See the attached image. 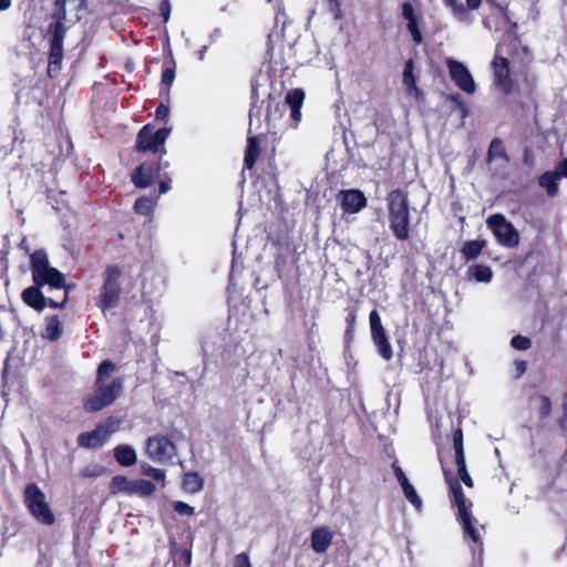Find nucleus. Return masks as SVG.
<instances>
[{"label": "nucleus", "mask_w": 567, "mask_h": 567, "mask_svg": "<svg viewBox=\"0 0 567 567\" xmlns=\"http://www.w3.org/2000/svg\"><path fill=\"white\" fill-rule=\"evenodd\" d=\"M443 3L451 8L453 14L460 20H466L468 18L467 8L460 0H442Z\"/></svg>", "instance_id": "a19ab883"}, {"label": "nucleus", "mask_w": 567, "mask_h": 567, "mask_svg": "<svg viewBox=\"0 0 567 567\" xmlns=\"http://www.w3.org/2000/svg\"><path fill=\"white\" fill-rule=\"evenodd\" d=\"M175 71H176V64H175V61L171 53L169 58L164 61V69H163L162 79H161L162 85L165 86L167 90H169L171 85L173 84V82L175 80Z\"/></svg>", "instance_id": "e433bc0d"}, {"label": "nucleus", "mask_w": 567, "mask_h": 567, "mask_svg": "<svg viewBox=\"0 0 567 567\" xmlns=\"http://www.w3.org/2000/svg\"><path fill=\"white\" fill-rule=\"evenodd\" d=\"M561 415L557 420V424L561 430H567V391L564 393L560 403Z\"/></svg>", "instance_id": "de8ad7c7"}, {"label": "nucleus", "mask_w": 567, "mask_h": 567, "mask_svg": "<svg viewBox=\"0 0 567 567\" xmlns=\"http://www.w3.org/2000/svg\"><path fill=\"white\" fill-rule=\"evenodd\" d=\"M75 288L74 284H68L66 279L64 278V287H61V289L64 290L63 297L60 302H64V307L66 306L69 301V293Z\"/></svg>", "instance_id": "4d7b16f0"}, {"label": "nucleus", "mask_w": 567, "mask_h": 567, "mask_svg": "<svg viewBox=\"0 0 567 567\" xmlns=\"http://www.w3.org/2000/svg\"><path fill=\"white\" fill-rule=\"evenodd\" d=\"M551 172L558 179L567 178V157L560 159Z\"/></svg>", "instance_id": "3c124183"}, {"label": "nucleus", "mask_w": 567, "mask_h": 567, "mask_svg": "<svg viewBox=\"0 0 567 567\" xmlns=\"http://www.w3.org/2000/svg\"><path fill=\"white\" fill-rule=\"evenodd\" d=\"M250 107H249V118L252 117H260L261 115V104L262 101L260 100L259 95V79L257 76L252 78L250 80Z\"/></svg>", "instance_id": "bb28decb"}, {"label": "nucleus", "mask_w": 567, "mask_h": 567, "mask_svg": "<svg viewBox=\"0 0 567 567\" xmlns=\"http://www.w3.org/2000/svg\"><path fill=\"white\" fill-rule=\"evenodd\" d=\"M509 60L502 55H495L492 61V69L495 84L501 89L504 95L513 91V80L511 76Z\"/></svg>", "instance_id": "2eb2a0df"}, {"label": "nucleus", "mask_w": 567, "mask_h": 567, "mask_svg": "<svg viewBox=\"0 0 567 567\" xmlns=\"http://www.w3.org/2000/svg\"><path fill=\"white\" fill-rule=\"evenodd\" d=\"M12 4L11 0H0V11L8 10Z\"/></svg>", "instance_id": "69168bd1"}, {"label": "nucleus", "mask_w": 567, "mask_h": 567, "mask_svg": "<svg viewBox=\"0 0 567 567\" xmlns=\"http://www.w3.org/2000/svg\"><path fill=\"white\" fill-rule=\"evenodd\" d=\"M23 504L30 515L42 525L51 526L55 523V516L47 502V496L35 483L25 485Z\"/></svg>", "instance_id": "423d86ee"}, {"label": "nucleus", "mask_w": 567, "mask_h": 567, "mask_svg": "<svg viewBox=\"0 0 567 567\" xmlns=\"http://www.w3.org/2000/svg\"><path fill=\"white\" fill-rule=\"evenodd\" d=\"M49 34V52H48V69L47 74L49 78H55L61 69L64 56L63 41L66 34V27L60 21L51 22L48 25Z\"/></svg>", "instance_id": "0eeeda50"}, {"label": "nucleus", "mask_w": 567, "mask_h": 567, "mask_svg": "<svg viewBox=\"0 0 567 567\" xmlns=\"http://www.w3.org/2000/svg\"><path fill=\"white\" fill-rule=\"evenodd\" d=\"M161 169L159 162H143L133 169L131 182L136 188H147L159 177Z\"/></svg>", "instance_id": "4468645a"}, {"label": "nucleus", "mask_w": 567, "mask_h": 567, "mask_svg": "<svg viewBox=\"0 0 567 567\" xmlns=\"http://www.w3.org/2000/svg\"><path fill=\"white\" fill-rule=\"evenodd\" d=\"M452 101L455 102L458 106H461L463 110H465V105H464V102L462 101V97L461 95L456 94V95H452Z\"/></svg>", "instance_id": "338daca9"}, {"label": "nucleus", "mask_w": 567, "mask_h": 567, "mask_svg": "<svg viewBox=\"0 0 567 567\" xmlns=\"http://www.w3.org/2000/svg\"><path fill=\"white\" fill-rule=\"evenodd\" d=\"M538 185L546 190L549 197H555L559 192L558 178L551 171H547L538 177Z\"/></svg>", "instance_id": "7c9ffc66"}, {"label": "nucleus", "mask_w": 567, "mask_h": 567, "mask_svg": "<svg viewBox=\"0 0 567 567\" xmlns=\"http://www.w3.org/2000/svg\"><path fill=\"white\" fill-rule=\"evenodd\" d=\"M453 449L455 463L465 461L464 444H463V430L457 427L453 432Z\"/></svg>", "instance_id": "58836bf2"}, {"label": "nucleus", "mask_w": 567, "mask_h": 567, "mask_svg": "<svg viewBox=\"0 0 567 567\" xmlns=\"http://www.w3.org/2000/svg\"><path fill=\"white\" fill-rule=\"evenodd\" d=\"M156 197L141 196L134 203V212L140 215L148 216L156 206Z\"/></svg>", "instance_id": "f704fd0d"}, {"label": "nucleus", "mask_w": 567, "mask_h": 567, "mask_svg": "<svg viewBox=\"0 0 567 567\" xmlns=\"http://www.w3.org/2000/svg\"><path fill=\"white\" fill-rule=\"evenodd\" d=\"M402 83L408 94L416 97L422 95V91L417 86V78L414 74L413 59H409L404 64Z\"/></svg>", "instance_id": "412c9836"}, {"label": "nucleus", "mask_w": 567, "mask_h": 567, "mask_svg": "<svg viewBox=\"0 0 567 567\" xmlns=\"http://www.w3.org/2000/svg\"><path fill=\"white\" fill-rule=\"evenodd\" d=\"M392 468H393L394 475H395L399 484L402 487V491H403V494H404L405 498L416 509H420L422 507V499L417 495V493H416L415 488L413 487V485L408 480V477H406L405 473L403 472L402 467L396 462H394L392 464Z\"/></svg>", "instance_id": "a211bd4d"}, {"label": "nucleus", "mask_w": 567, "mask_h": 567, "mask_svg": "<svg viewBox=\"0 0 567 567\" xmlns=\"http://www.w3.org/2000/svg\"><path fill=\"white\" fill-rule=\"evenodd\" d=\"M123 268L120 265L109 264L105 266L102 284L95 297V306L103 313L118 306L123 293Z\"/></svg>", "instance_id": "20e7f679"}, {"label": "nucleus", "mask_w": 567, "mask_h": 567, "mask_svg": "<svg viewBox=\"0 0 567 567\" xmlns=\"http://www.w3.org/2000/svg\"><path fill=\"white\" fill-rule=\"evenodd\" d=\"M280 93L276 96L274 93H269L267 96V107H266V121L270 122L271 120H276L281 117L282 111L280 107Z\"/></svg>", "instance_id": "72a5a7b5"}, {"label": "nucleus", "mask_w": 567, "mask_h": 567, "mask_svg": "<svg viewBox=\"0 0 567 567\" xmlns=\"http://www.w3.org/2000/svg\"><path fill=\"white\" fill-rule=\"evenodd\" d=\"M515 367H516V371H517L518 377H520L527 370V362L524 361V360H517V361H515Z\"/></svg>", "instance_id": "680f3d73"}, {"label": "nucleus", "mask_w": 567, "mask_h": 567, "mask_svg": "<svg viewBox=\"0 0 567 567\" xmlns=\"http://www.w3.org/2000/svg\"><path fill=\"white\" fill-rule=\"evenodd\" d=\"M373 343L375 344L379 354L385 360L390 361L393 358V350L389 341L386 332H381L371 336Z\"/></svg>", "instance_id": "c756f323"}, {"label": "nucleus", "mask_w": 567, "mask_h": 567, "mask_svg": "<svg viewBox=\"0 0 567 567\" xmlns=\"http://www.w3.org/2000/svg\"><path fill=\"white\" fill-rule=\"evenodd\" d=\"M329 4L330 12L334 16L336 19L341 17V0H327Z\"/></svg>", "instance_id": "864d4df0"}, {"label": "nucleus", "mask_w": 567, "mask_h": 567, "mask_svg": "<svg viewBox=\"0 0 567 567\" xmlns=\"http://www.w3.org/2000/svg\"><path fill=\"white\" fill-rule=\"evenodd\" d=\"M553 411V403L549 396L547 395H540L539 396V408H538V415L539 419L545 420L550 416Z\"/></svg>", "instance_id": "37998d69"}, {"label": "nucleus", "mask_w": 567, "mask_h": 567, "mask_svg": "<svg viewBox=\"0 0 567 567\" xmlns=\"http://www.w3.org/2000/svg\"><path fill=\"white\" fill-rule=\"evenodd\" d=\"M305 97L302 89H293L287 93L285 102L290 109L302 107Z\"/></svg>", "instance_id": "ea45409f"}, {"label": "nucleus", "mask_w": 567, "mask_h": 567, "mask_svg": "<svg viewBox=\"0 0 567 567\" xmlns=\"http://www.w3.org/2000/svg\"><path fill=\"white\" fill-rule=\"evenodd\" d=\"M344 311L346 316V330H344V342L347 346L351 344L354 339L355 323L359 312L358 305L348 306Z\"/></svg>", "instance_id": "b1692460"}, {"label": "nucleus", "mask_w": 567, "mask_h": 567, "mask_svg": "<svg viewBox=\"0 0 567 567\" xmlns=\"http://www.w3.org/2000/svg\"><path fill=\"white\" fill-rule=\"evenodd\" d=\"M303 327L306 328V333H307V341L310 343H313V336L316 333V330H317V322H316V318L312 317L311 320L309 321H305L303 322Z\"/></svg>", "instance_id": "8fccbe9b"}, {"label": "nucleus", "mask_w": 567, "mask_h": 567, "mask_svg": "<svg viewBox=\"0 0 567 567\" xmlns=\"http://www.w3.org/2000/svg\"><path fill=\"white\" fill-rule=\"evenodd\" d=\"M182 487L185 492L196 494L204 487V480L197 472H186L182 478Z\"/></svg>", "instance_id": "c85d7f7f"}, {"label": "nucleus", "mask_w": 567, "mask_h": 567, "mask_svg": "<svg viewBox=\"0 0 567 567\" xmlns=\"http://www.w3.org/2000/svg\"><path fill=\"white\" fill-rule=\"evenodd\" d=\"M179 560L184 563L186 567H189L192 564V551L190 549L184 548L181 550Z\"/></svg>", "instance_id": "13d9d810"}, {"label": "nucleus", "mask_w": 567, "mask_h": 567, "mask_svg": "<svg viewBox=\"0 0 567 567\" xmlns=\"http://www.w3.org/2000/svg\"><path fill=\"white\" fill-rule=\"evenodd\" d=\"M337 200L344 214H357L368 204L363 192L357 188L340 190L337 195Z\"/></svg>", "instance_id": "dca6fc26"}, {"label": "nucleus", "mask_w": 567, "mask_h": 567, "mask_svg": "<svg viewBox=\"0 0 567 567\" xmlns=\"http://www.w3.org/2000/svg\"><path fill=\"white\" fill-rule=\"evenodd\" d=\"M486 247L485 239H475L465 241L461 248V254L466 261L476 259Z\"/></svg>", "instance_id": "cd10ccee"}, {"label": "nucleus", "mask_w": 567, "mask_h": 567, "mask_svg": "<svg viewBox=\"0 0 567 567\" xmlns=\"http://www.w3.org/2000/svg\"><path fill=\"white\" fill-rule=\"evenodd\" d=\"M496 158H502L505 161H508L507 152L504 147L503 141L498 137H495L491 141L489 147L487 151V159L488 162H492Z\"/></svg>", "instance_id": "c9c22d12"}, {"label": "nucleus", "mask_w": 567, "mask_h": 567, "mask_svg": "<svg viewBox=\"0 0 567 567\" xmlns=\"http://www.w3.org/2000/svg\"><path fill=\"white\" fill-rule=\"evenodd\" d=\"M174 511L182 516H193L195 514V508L182 501L174 503Z\"/></svg>", "instance_id": "09e8293b"}, {"label": "nucleus", "mask_w": 567, "mask_h": 567, "mask_svg": "<svg viewBox=\"0 0 567 567\" xmlns=\"http://www.w3.org/2000/svg\"><path fill=\"white\" fill-rule=\"evenodd\" d=\"M63 333V326L58 315L48 316L44 319V327L41 337L49 341H58Z\"/></svg>", "instance_id": "5701e85b"}, {"label": "nucleus", "mask_w": 567, "mask_h": 567, "mask_svg": "<svg viewBox=\"0 0 567 567\" xmlns=\"http://www.w3.org/2000/svg\"><path fill=\"white\" fill-rule=\"evenodd\" d=\"M142 473L146 476L154 478L155 481L165 480V471L153 467L148 464L142 466Z\"/></svg>", "instance_id": "49530a36"}, {"label": "nucleus", "mask_w": 567, "mask_h": 567, "mask_svg": "<svg viewBox=\"0 0 567 567\" xmlns=\"http://www.w3.org/2000/svg\"><path fill=\"white\" fill-rule=\"evenodd\" d=\"M369 320H370L371 336L385 331V329L382 324V321H381V317L375 309L370 312Z\"/></svg>", "instance_id": "c03bdc74"}, {"label": "nucleus", "mask_w": 567, "mask_h": 567, "mask_svg": "<svg viewBox=\"0 0 567 567\" xmlns=\"http://www.w3.org/2000/svg\"><path fill=\"white\" fill-rule=\"evenodd\" d=\"M482 4V0H466V8L468 10H477Z\"/></svg>", "instance_id": "e2e57ef3"}, {"label": "nucleus", "mask_w": 567, "mask_h": 567, "mask_svg": "<svg viewBox=\"0 0 567 567\" xmlns=\"http://www.w3.org/2000/svg\"><path fill=\"white\" fill-rule=\"evenodd\" d=\"M389 227L399 241H405L410 238L411 216L410 200L408 192L396 188L386 196Z\"/></svg>", "instance_id": "7ed1b4c3"}, {"label": "nucleus", "mask_w": 567, "mask_h": 567, "mask_svg": "<svg viewBox=\"0 0 567 567\" xmlns=\"http://www.w3.org/2000/svg\"><path fill=\"white\" fill-rule=\"evenodd\" d=\"M260 156V137L248 136L244 156V168L251 171Z\"/></svg>", "instance_id": "4be33fe9"}, {"label": "nucleus", "mask_w": 567, "mask_h": 567, "mask_svg": "<svg viewBox=\"0 0 567 567\" xmlns=\"http://www.w3.org/2000/svg\"><path fill=\"white\" fill-rule=\"evenodd\" d=\"M155 489V484L148 480L138 478L132 482V495L148 496L152 495Z\"/></svg>", "instance_id": "4c0bfd02"}, {"label": "nucleus", "mask_w": 567, "mask_h": 567, "mask_svg": "<svg viewBox=\"0 0 567 567\" xmlns=\"http://www.w3.org/2000/svg\"><path fill=\"white\" fill-rule=\"evenodd\" d=\"M117 370L116 363L106 359L103 360L97 369L95 375V389L92 393L86 395L83 400V408L89 413L99 412L112 405L121 395L124 388L122 378H114L111 382L105 381Z\"/></svg>", "instance_id": "f257e3e1"}, {"label": "nucleus", "mask_w": 567, "mask_h": 567, "mask_svg": "<svg viewBox=\"0 0 567 567\" xmlns=\"http://www.w3.org/2000/svg\"><path fill=\"white\" fill-rule=\"evenodd\" d=\"M234 567H251V563L247 553L237 554L234 557Z\"/></svg>", "instance_id": "603ef678"}, {"label": "nucleus", "mask_w": 567, "mask_h": 567, "mask_svg": "<svg viewBox=\"0 0 567 567\" xmlns=\"http://www.w3.org/2000/svg\"><path fill=\"white\" fill-rule=\"evenodd\" d=\"M114 458L122 466H132L136 463L135 450L125 444L117 445L114 450Z\"/></svg>", "instance_id": "a878e982"}, {"label": "nucleus", "mask_w": 567, "mask_h": 567, "mask_svg": "<svg viewBox=\"0 0 567 567\" xmlns=\"http://www.w3.org/2000/svg\"><path fill=\"white\" fill-rule=\"evenodd\" d=\"M467 276L477 282H489L493 278V271L489 266L474 264L467 269Z\"/></svg>", "instance_id": "473e14b6"}, {"label": "nucleus", "mask_w": 567, "mask_h": 567, "mask_svg": "<svg viewBox=\"0 0 567 567\" xmlns=\"http://www.w3.org/2000/svg\"><path fill=\"white\" fill-rule=\"evenodd\" d=\"M455 465L457 467V475H455L450 468H447L441 461L443 477L445 478V473H449L452 477L456 478L460 486H461V482H463L466 487L473 488L474 481L467 471L466 462L465 461L458 462V463H455Z\"/></svg>", "instance_id": "393cba45"}, {"label": "nucleus", "mask_w": 567, "mask_h": 567, "mask_svg": "<svg viewBox=\"0 0 567 567\" xmlns=\"http://www.w3.org/2000/svg\"><path fill=\"white\" fill-rule=\"evenodd\" d=\"M206 47H204L198 53H199V60H204V55H205V51H206Z\"/></svg>", "instance_id": "774afa93"}, {"label": "nucleus", "mask_w": 567, "mask_h": 567, "mask_svg": "<svg viewBox=\"0 0 567 567\" xmlns=\"http://www.w3.org/2000/svg\"><path fill=\"white\" fill-rule=\"evenodd\" d=\"M445 63L454 84L463 92L473 94L476 90V85L468 69L462 62L452 58L446 59Z\"/></svg>", "instance_id": "ddd939ff"}, {"label": "nucleus", "mask_w": 567, "mask_h": 567, "mask_svg": "<svg viewBox=\"0 0 567 567\" xmlns=\"http://www.w3.org/2000/svg\"><path fill=\"white\" fill-rule=\"evenodd\" d=\"M285 266H286V258L281 254H278L275 257V268L278 271L279 277L281 276L280 271H281L282 267H285Z\"/></svg>", "instance_id": "bf43d9fd"}, {"label": "nucleus", "mask_w": 567, "mask_h": 567, "mask_svg": "<svg viewBox=\"0 0 567 567\" xmlns=\"http://www.w3.org/2000/svg\"><path fill=\"white\" fill-rule=\"evenodd\" d=\"M121 420L115 416H109L99 423L94 430L82 432L78 436V444L84 449H100L120 430Z\"/></svg>", "instance_id": "6e6552de"}, {"label": "nucleus", "mask_w": 567, "mask_h": 567, "mask_svg": "<svg viewBox=\"0 0 567 567\" xmlns=\"http://www.w3.org/2000/svg\"><path fill=\"white\" fill-rule=\"evenodd\" d=\"M445 484L449 487V497L453 505L457 508V519L463 528L464 538L471 540V550L473 555H482L483 540L475 527V518L472 515L473 504L466 498L462 486L458 485L456 478L445 473Z\"/></svg>", "instance_id": "f03ea898"}, {"label": "nucleus", "mask_w": 567, "mask_h": 567, "mask_svg": "<svg viewBox=\"0 0 567 567\" xmlns=\"http://www.w3.org/2000/svg\"><path fill=\"white\" fill-rule=\"evenodd\" d=\"M486 224L499 245L507 248L518 246L520 240L519 233L503 214L496 213L491 215L487 218Z\"/></svg>", "instance_id": "1a4fd4ad"}, {"label": "nucleus", "mask_w": 567, "mask_h": 567, "mask_svg": "<svg viewBox=\"0 0 567 567\" xmlns=\"http://www.w3.org/2000/svg\"><path fill=\"white\" fill-rule=\"evenodd\" d=\"M104 472H105L104 466H102L100 464H92V465H87V466L83 467L80 471L79 475L82 478H96V477H100L101 475H103Z\"/></svg>", "instance_id": "79ce46f5"}, {"label": "nucleus", "mask_w": 567, "mask_h": 567, "mask_svg": "<svg viewBox=\"0 0 567 567\" xmlns=\"http://www.w3.org/2000/svg\"><path fill=\"white\" fill-rule=\"evenodd\" d=\"M169 114V107L164 104L159 103V105L156 107L155 111V118L159 121H165Z\"/></svg>", "instance_id": "5fc2aeb1"}, {"label": "nucleus", "mask_w": 567, "mask_h": 567, "mask_svg": "<svg viewBox=\"0 0 567 567\" xmlns=\"http://www.w3.org/2000/svg\"><path fill=\"white\" fill-rule=\"evenodd\" d=\"M332 539L333 533L327 526L316 527L310 535L311 548L317 554L326 553Z\"/></svg>", "instance_id": "6ab92c4d"}, {"label": "nucleus", "mask_w": 567, "mask_h": 567, "mask_svg": "<svg viewBox=\"0 0 567 567\" xmlns=\"http://www.w3.org/2000/svg\"><path fill=\"white\" fill-rule=\"evenodd\" d=\"M146 452L154 462L166 463L173 460L177 449L175 443L166 435L157 434L147 439Z\"/></svg>", "instance_id": "9b49d317"}, {"label": "nucleus", "mask_w": 567, "mask_h": 567, "mask_svg": "<svg viewBox=\"0 0 567 567\" xmlns=\"http://www.w3.org/2000/svg\"><path fill=\"white\" fill-rule=\"evenodd\" d=\"M401 10L403 19L406 20V30L410 32L414 45L422 44L424 39L420 27V19L415 14L413 4L411 2H403Z\"/></svg>", "instance_id": "f3484780"}, {"label": "nucleus", "mask_w": 567, "mask_h": 567, "mask_svg": "<svg viewBox=\"0 0 567 567\" xmlns=\"http://www.w3.org/2000/svg\"><path fill=\"white\" fill-rule=\"evenodd\" d=\"M68 4L71 6V11L79 13L86 10L87 0H55L54 12L52 14L54 21H60L61 23H64L68 16Z\"/></svg>", "instance_id": "aec40b11"}, {"label": "nucleus", "mask_w": 567, "mask_h": 567, "mask_svg": "<svg viewBox=\"0 0 567 567\" xmlns=\"http://www.w3.org/2000/svg\"><path fill=\"white\" fill-rule=\"evenodd\" d=\"M291 110V118L295 122H299L301 120V107L290 109Z\"/></svg>", "instance_id": "0e129e2a"}, {"label": "nucleus", "mask_w": 567, "mask_h": 567, "mask_svg": "<svg viewBox=\"0 0 567 567\" xmlns=\"http://www.w3.org/2000/svg\"><path fill=\"white\" fill-rule=\"evenodd\" d=\"M169 133V127L155 130L154 125L148 123L138 131L135 148L140 153H157L164 146Z\"/></svg>", "instance_id": "9d476101"}, {"label": "nucleus", "mask_w": 567, "mask_h": 567, "mask_svg": "<svg viewBox=\"0 0 567 567\" xmlns=\"http://www.w3.org/2000/svg\"><path fill=\"white\" fill-rule=\"evenodd\" d=\"M171 189V178L162 179L158 184L159 194H165Z\"/></svg>", "instance_id": "052dcab7"}, {"label": "nucleus", "mask_w": 567, "mask_h": 567, "mask_svg": "<svg viewBox=\"0 0 567 567\" xmlns=\"http://www.w3.org/2000/svg\"><path fill=\"white\" fill-rule=\"evenodd\" d=\"M159 11L164 19V21H167L171 14V4L168 0H162L159 3Z\"/></svg>", "instance_id": "6e6d98bb"}, {"label": "nucleus", "mask_w": 567, "mask_h": 567, "mask_svg": "<svg viewBox=\"0 0 567 567\" xmlns=\"http://www.w3.org/2000/svg\"><path fill=\"white\" fill-rule=\"evenodd\" d=\"M30 269L33 284L41 288L49 286L50 289L59 290L64 287V274L50 265L43 249L34 250L30 255Z\"/></svg>", "instance_id": "39448f33"}, {"label": "nucleus", "mask_w": 567, "mask_h": 567, "mask_svg": "<svg viewBox=\"0 0 567 567\" xmlns=\"http://www.w3.org/2000/svg\"><path fill=\"white\" fill-rule=\"evenodd\" d=\"M132 480H128L124 475H115L112 477L110 483V493L132 495Z\"/></svg>", "instance_id": "2f4dec72"}, {"label": "nucleus", "mask_w": 567, "mask_h": 567, "mask_svg": "<svg viewBox=\"0 0 567 567\" xmlns=\"http://www.w3.org/2000/svg\"><path fill=\"white\" fill-rule=\"evenodd\" d=\"M511 346L515 350L525 351L532 347V340L528 337L517 334L512 338Z\"/></svg>", "instance_id": "a18cd8bd"}, {"label": "nucleus", "mask_w": 567, "mask_h": 567, "mask_svg": "<svg viewBox=\"0 0 567 567\" xmlns=\"http://www.w3.org/2000/svg\"><path fill=\"white\" fill-rule=\"evenodd\" d=\"M42 288L35 284L25 288L21 293L22 301L33 310L41 312L47 307L51 309H63L64 302H58L53 298L45 297Z\"/></svg>", "instance_id": "f8f14e48"}]
</instances>
